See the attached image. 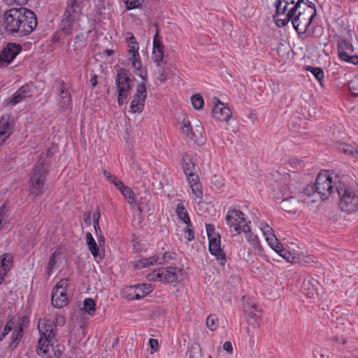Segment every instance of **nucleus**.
Segmentation results:
<instances>
[{
    "label": "nucleus",
    "mask_w": 358,
    "mask_h": 358,
    "mask_svg": "<svg viewBox=\"0 0 358 358\" xmlns=\"http://www.w3.org/2000/svg\"><path fill=\"white\" fill-rule=\"evenodd\" d=\"M296 169L292 171V175L286 173L280 180L279 190L284 197L281 201V208L290 213H296L300 211L304 204L299 199L292 194H295L300 190V185L296 179V171H301L303 164L299 161L294 162Z\"/></svg>",
    "instance_id": "obj_1"
},
{
    "label": "nucleus",
    "mask_w": 358,
    "mask_h": 358,
    "mask_svg": "<svg viewBox=\"0 0 358 358\" xmlns=\"http://www.w3.org/2000/svg\"><path fill=\"white\" fill-rule=\"evenodd\" d=\"M316 15V8L315 4L304 8L301 6L293 15L289 14V10L285 13V15L273 16L275 24L278 27H282L288 24L291 20L293 27L299 34H304L313 18Z\"/></svg>",
    "instance_id": "obj_2"
},
{
    "label": "nucleus",
    "mask_w": 358,
    "mask_h": 358,
    "mask_svg": "<svg viewBox=\"0 0 358 358\" xmlns=\"http://www.w3.org/2000/svg\"><path fill=\"white\" fill-rule=\"evenodd\" d=\"M38 329L41 335L37 345L38 354L41 356H49L50 351L53 350L55 341L56 324L53 320L45 317L39 320Z\"/></svg>",
    "instance_id": "obj_3"
},
{
    "label": "nucleus",
    "mask_w": 358,
    "mask_h": 358,
    "mask_svg": "<svg viewBox=\"0 0 358 358\" xmlns=\"http://www.w3.org/2000/svg\"><path fill=\"white\" fill-rule=\"evenodd\" d=\"M336 182L327 172L320 173L315 184H310L304 189V194L307 196L318 195L322 200L327 199L332 194L336 193Z\"/></svg>",
    "instance_id": "obj_4"
},
{
    "label": "nucleus",
    "mask_w": 358,
    "mask_h": 358,
    "mask_svg": "<svg viewBox=\"0 0 358 358\" xmlns=\"http://www.w3.org/2000/svg\"><path fill=\"white\" fill-rule=\"evenodd\" d=\"M336 194L339 196V207L348 213L358 211V190L343 182L336 184Z\"/></svg>",
    "instance_id": "obj_5"
},
{
    "label": "nucleus",
    "mask_w": 358,
    "mask_h": 358,
    "mask_svg": "<svg viewBox=\"0 0 358 358\" xmlns=\"http://www.w3.org/2000/svg\"><path fill=\"white\" fill-rule=\"evenodd\" d=\"M47 162L43 156H41L34 166L32 174L29 179V193L35 196L44 193L45 190V176L47 173Z\"/></svg>",
    "instance_id": "obj_6"
},
{
    "label": "nucleus",
    "mask_w": 358,
    "mask_h": 358,
    "mask_svg": "<svg viewBox=\"0 0 358 358\" xmlns=\"http://www.w3.org/2000/svg\"><path fill=\"white\" fill-rule=\"evenodd\" d=\"M225 221L229 228L231 233L240 234L241 232L247 233L250 231V227L244 214L239 210L229 209L225 217Z\"/></svg>",
    "instance_id": "obj_7"
},
{
    "label": "nucleus",
    "mask_w": 358,
    "mask_h": 358,
    "mask_svg": "<svg viewBox=\"0 0 358 358\" xmlns=\"http://www.w3.org/2000/svg\"><path fill=\"white\" fill-rule=\"evenodd\" d=\"M131 80L129 78L127 71L125 69H120L117 75L115 80L117 91L118 93L117 102L120 106L123 105L132 87L131 85Z\"/></svg>",
    "instance_id": "obj_8"
},
{
    "label": "nucleus",
    "mask_w": 358,
    "mask_h": 358,
    "mask_svg": "<svg viewBox=\"0 0 358 358\" xmlns=\"http://www.w3.org/2000/svg\"><path fill=\"white\" fill-rule=\"evenodd\" d=\"M182 133L188 141L194 144L202 145L204 143L203 138V129L199 121H196L194 127L192 128L189 120H183L181 127Z\"/></svg>",
    "instance_id": "obj_9"
},
{
    "label": "nucleus",
    "mask_w": 358,
    "mask_h": 358,
    "mask_svg": "<svg viewBox=\"0 0 358 358\" xmlns=\"http://www.w3.org/2000/svg\"><path fill=\"white\" fill-rule=\"evenodd\" d=\"M69 285L67 278L59 280L53 287L52 292V303L55 307L61 308L68 303L66 290Z\"/></svg>",
    "instance_id": "obj_10"
},
{
    "label": "nucleus",
    "mask_w": 358,
    "mask_h": 358,
    "mask_svg": "<svg viewBox=\"0 0 358 358\" xmlns=\"http://www.w3.org/2000/svg\"><path fill=\"white\" fill-rule=\"evenodd\" d=\"M13 331L11 336V342L10 348L14 350L17 346L23 336V327L22 324H15L14 322H8L3 327H0V341H2L5 336Z\"/></svg>",
    "instance_id": "obj_11"
},
{
    "label": "nucleus",
    "mask_w": 358,
    "mask_h": 358,
    "mask_svg": "<svg viewBox=\"0 0 358 358\" xmlns=\"http://www.w3.org/2000/svg\"><path fill=\"white\" fill-rule=\"evenodd\" d=\"M19 32L22 35L31 33L37 25V18L35 13L26 8H22Z\"/></svg>",
    "instance_id": "obj_12"
},
{
    "label": "nucleus",
    "mask_w": 358,
    "mask_h": 358,
    "mask_svg": "<svg viewBox=\"0 0 358 358\" xmlns=\"http://www.w3.org/2000/svg\"><path fill=\"white\" fill-rule=\"evenodd\" d=\"M146 97L147 90L145 83L138 84L136 94L130 103V111L133 113L142 112L145 106Z\"/></svg>",
    "instance_id": "obj_13"
},
{
    "label": "nucleus",
    "mask_w": 358,
    "mask_h": 358,
    "mask_svg": "<svg viewBox=\"0 0 358 358\" xmlns=\"http://www.w3.org/2000/svg\"><path fill=\"white\" fill-rule=\"evenodd\" d=\"M22 13V8L17 9L13 8L6 13L4 24L6 29L9 32H19L20 24V17Z\"/></svg>",
    "instance_id": "obj_14"
},
{
    "label": "nucleus",
    "mask_w": 358,
    "mask_h": 358,
    "mask_svg": "<svg viewBox=\"0 0 358 358\" xmlns=\"http://www.w3.org/2000/svg\"><path fill=\"white\" fill-rule=\"evenodd\" d=\"M304 0H276L275 2V15L274 16L285 15V13L289 10L292 15L297 9L300 8L301 3Z\"/></svg>",
    "instance_id": "obj_15"
},
{
    "label": "nucleus",
    "mask_w": 358,
    "mask_h": 358,
    "mask_svg": "<svg viewBox=\"0 0 358 358\" xmlns=\"http://www.w3.org/2000/svg\"><path fill=\"white\" fill-rule=\"evenodd\" d=\"M353 50V46L348 41L343 38L338 40V51L341 59L353 64H358V56L349 55V52H352Z\"/></svg>",
    "instance_id": "obj_16"
},
{
    "label": "nucleus",
    "mask_w": 358,
    "mask_h": 358,
    "mask_svg": "<svg viewBox=\"0 0 358 358\" xmlns=\"http://www.w3.org/2000/svg\"><path fill=\"white\" fill-rule=\"evenodd\" d=\"M214 107L213 108V117L222 122H228L231 117L232 113L229 107L224 106L218 99L214 98Z\"/></svg>",
    "instance_id": "obj_17"
},
{
    "label": "nucleus",
    "mask_w": 358,
    "mask_h": 358,
    "mask_svg": "<svg viewBox=\"0 0 358 358\" xmlns=\"http://www.w3.org/2000/svg\"><path fill=\"white\" fill-rule=\"evenodd\" d=\"M15 122L10 116L6 115L0 118V145L10 137L13 133Z\"/></svg>",
    "instance_id": "obj_18"
},
{
    "label": "nucleus",
    "mask_w": 358,
    "mask_h": 358,
    "mask_svg": "<svg viewBox=\"0 0 358 358\" xmlns=\"http://www.w3.org/2000/svg\"><path fill=\"white\" fill-rule=\"evenodd\" d=\"M162 282H176L182 280L181 270L176 266L161 268Z\"/></svg>",
    "instance_id": "obj_19"
},
{
    "label": "nucleus",
    "mask_w": 358,
    "mask_h": 358,
    "mask_svg": "<svg viewBox=\"0 0 358 358\" xmlns=\"http://www.w3.org/2000/svg\"><path fill=\"white\" fill-rule=\"evenodd\" d=\"M82 4V0H69L63 17L79 20L83 8Z\"/></svg>",
    "instance_id": "obj_20"
},
{
    "label": "nucleus",
    "mask_w": 358,
    "mask_h": 358,
    "mask_svg": "<svg viewBox=\"0 0 358 358\" xmlns=\"http://www.w3.org/2000/svg\"><path fill=\"white\" fill-rule=\"evenodd\" d=\"M208 249L210 252L216 257L221 265H224L226 256L220 248V236L219 238L209 239Z\"/></svg>",
    "instance_id": "obj_21"
},
{
    "label": "nucleus",
    "mask_w": 358,
    "mask_h": 358,
    "mask_svg": "<svg viewBox=\"0 0 358 358\" xmlns=\"http://www.w3.org/2000/svg\"><path fill=\"white\" fill-rule=\"evenodd\" d=\"M12 48L9 45L4 48L0 55V67L7 66L17 56L20 50L18 45L12 44Z\"/></svg>",
    "instance_id": "obj_22"
},
{
    "label": "nucleus",
    "mask_w": 358,
    "mask_h": 358,
    "mask_svg": "<svg viewBox=\"0 0 358 358\" xmlns=\"http://www.w3.org/2000/svg\"><path fill=\"white\" fill-rule=\"evenodd\" d=\"M164 50V45L159 39V31L157 30L153 39L152 54L154 60L157 63V66H160L163 63Z\"/></svg>",
    "instance_id": "obj_23"
},
{
    "label": "nucleus",
    "mask_w": 358,
    "mask_h": 358,
    "mask_svg": "<svg viewBox=\"0 0 358 358\" xmlns=\"http://www.w3.org/2000/svg\"><path fill=\"white\" fill-rule=\"evenodd\" d=\"M79 20H74L68 17H64L62 21V31L66 35H71L73 33L78 32L80 24Z\"/></svg>",
    "instance_id": "obj_24"
},
{
    "label": "nucleus",
    "mask_w": 358,
    "mask_h": 358,
    "mask_svg": "<svg viewBox=\"0 0 358 358\" xmlns=\"http://www.w3.org/2000/svg\"><path fill=\"white\" fill-rule=\"evenodd\" d=\"M0 284L3 282L4 277L12 266L13 256L8 253H4L0 257Z\"/></svg>",
    "instance_id": "obj_25"
},
{
    "label": "nucleus",
    "mask_w": 358,
    "mask_h": 358,
    "mask_svg": "<svg viewBox=\"0 0 358 358\" xmlns=\"http://www.w3.org/2000/svg\"><path fill=\"white\" fill-rule=\"evenodd\" d=\"M183 171L188 179L192 178V176H197L195 173V163L193 157L189 154L185 153L182 155Z\"/></svg>",
    "instance_id": "obj_26"
},
{
    "label": "nucleus",
    "mask_w": 358,
    "mask_h": 358,
    "mask_svg": "<svg viewBox=\"0 0 358 358\" xmlns=\"http://www.w3.org/2000/svg\"><path fill=\"white\" fill-rule=\"evenodd\" d=\"M58 104L61 110H66L71 108V99L69 92L64 87V83H62L61 90L58 99Z\"/></svg>",
    "instance_id": "obj_27"
},
{
    "label": "nucleus",
    "mask_w": 358,
    "mask_h": 358,
    "mask_svg": "<svg viewBox=\"0 0 358 358\" xmlns=\"http://www.w3.org/2000/svg\"><path fill=\"white\" fill-rule=\"evenodd\" d=\"M29 92H30L27 86H22L7 99V102L8 104L14 106L28 96L29 95Z\"/></svg>",
    "instance_id": "obj_28"
},
{
    "label": "nucleus",
    "mask_w": 358,
    "mask_h": 358,
    "mask_svg": "<svg viewBox=\"0 0 358 358\" xmlns=\"http://www.w3.org/2000/svg\"><path fill=\"white\" fill-rule=\"evenodd\" d=\"M86 242L88 246V249L91 252L94 257H99L100 259H102L103 257V255L99 250V246H98L96 242L94 239L90 232L86 233Z\"/></svg>",
    "instance_id": "obj_29"
},
{
    "label": "nucleus",
    "mask_w": 358,
    "mask_h": 358,
    "mask_svg": "<svg viewBox=\"0 0 358 358\" xmlns=\"http://www.w3.org/2000/svg\"><path fill=\"white\" fill-rule=\"evenodd\" d=\"M139 55L138 53L132 54L130 57L129 59L131 62L133 67L138 71L137 75L140 76L143 80H145L147 78V71L141 69V62L139 61Z\"/></svg>",
    "instance_id": "obj_30"
},
{
    "label": "nucleus",
    "mask_w": 358,
    "mask_h": 358,
    "mask_svg": "<svg viewBox=\"0 0 358 358\" xmlns=\"http://www.w3.org/2000/svg\"><path fill=\"white\" fill-rule=\"evenodd\" d=\"M190 184L192 193L198 198H201L203 192L201 184L198 182V176H192V178L188 179Z\"/></svg>",
    "instance_id": "obj_31"
},
{
    "label": "nucleus",
    "mask_w": 358,
    "mask_h": 358,
    "mask_svg": "<svg viewBox=\"0 0 358 358\" xmlns=\"http://www.w3.org/2000/svg\"><path fill=\"white\" fill-rule=\"evenodd\" d=\"M119 190L121 192V193L123 194L124 198L127 199L130 205H136V199L134 196V193L131 190V189L126 185L124 184L121 187Z\"/></svg>",
    "instance_id": "obj_32"
},
{
    "label": "nucleus",
    "mask_w": 358,
    "mask_h": 358,
    "mask_svg": "<svg viewBox=\"0 0 358 358\" xmlns=\"http://www.w3.org/2000/svg\"><path fill=\"white\" fill-rule=\"evenodd\" d=\"M176 215L179 220L183 221L184 223L188 224L190 222V219L187 211L185 209L182 203H179L176 207Z\"/></svg>",
    "instance_id": "obj_33"
},
{
    "label": "nucleus",
    "mask_w": 358,
    "mask_h": 358,
    "mask_svg": "<svg viewBox=\"0 0 358 358\" xmlns=\"http://www.w3.org/2000/svg\"><path fill=\"white\" fill-rule=\"evenodd\" d=\"M245 234L247 241L253 247V248L255 250L260 251L262 250V246L260 245V242L259 241L257 236L251 233L250 230L249 232Z\"/></svg>",
    "instance_id": "obj_34"
},
{
    "label": "nucleus",
    "mask_w": 358,
    "mask_h": 358,
    "mask_svg": "<svg viewBox=\"0 0 358 358\" xmlns=\"http://www.w3.org/2000/svg\"><path fill=\"white\" fill-rule=\"evenodd\" d=\"M206 326L211 330L215 331L218 327V318L216 315L210 314L206 319Z\"/></svg>",
    "instance_id": "obj_35"
},
{
    "label": "nucleus",
    "mask_w": 358,
    "mask_h": 358,
    "mask_svg": "<svg viewBox=\"0 0 358 358\" xmlns=\"http://www.w3.org/2000/svg\"><path fill=\"white\" fill-rule=\"evenodd\" d=\"M59 254L60 252L59 251H55L51 255L46 268V272L48 274V275H50L52 273L54 266L57 262V257L59 256Z\"/></svg>",
    "instance_id": "obj_36"
},
{
    "label": "nucleus",
    "mask_w": 358,
    "mask_h": 358,
    "mask_svg": "<svg viewBox=\"0 0 358 358\" xmlns=\"http://www.w3.org/2000/svg\"><path fill=\"white\" fill-rule=\"evenodd\" d=\"M87 36L85 33L80 31L76 36L74 42L76 48L82 49L85 45Z\"/></svg>",
    "instance_id": "obj_37"
},
{
    "label": "nucleus",
    "mask_w": 358,
    "mask_h": 358,
    "mask_svg": "<svg viewBox=\"0 0 358 358\" xmlns=\"http://www.w3.org/2000/svg\"><path fill=\"white\" fill-rule=\"evenodd\" d=\"M338 150L346 155H351L354 157L357 148H353L350 145L340 143L338 145Z\"/></svg>",
    "instance_id": "obj_38"
},
{
    "label": "nucleus",
    "mask_w": 358,
    "mask_h": 358,
    "mask_svg": "<svg viewBox=\"0 0 358 358\" xmlns=\"http://www.w3.org/2000/svg\"><path fill=\"white\" fill-rule=\"evenodd\" d=\"M308 70L315 77L317 81L322 85V80L324 79V72L319 67L308 66Z\"/></svg>",
    "instance_id": "obj_39"
},
{
    "label": "nucleus",
    "mask_w": 358,
    "mask_h": 358,
    "mask_svg": "<svg viewBox=\"0 0 358 358\" xmlns=\"http://www.w3.org/2000/svg\"><path fill=\"white\" fill-rule=\"evenodd\" d=\"M84 308L88 314L93 315L96 310L95 301L90 298L86 299L84 301Z\"/></svg>",
    "instance_id": "obj_40"
},
{
    "label": "nucleus",
    "mask_w": 358,
    "mask_h": 358,
    "mask_svg": "<svg viewBox=\"0 0 358 358\" xmlns=\"http://www.w3.org/2000/svg\"><path fill=\"white\" fill-rule=\"evenodd\" d=\"M137 291L140 292L141 296H145L152 291V286L150 284H139L134 286Z\"/></svg>",
    "instance_id": "obj_41"
},
{
    "label": "nucleus",
    "mask_w": 358,
    "mask_h": 358,
    "mask_svg": "<svg viewBox=\"0 0 358 358\" xmlns=\"http://www.w3.org/2000/svg\"><path fill=\"white\" fill-rule=\"evenodd\" d=\"M191 101L193 107L196 110H199L203 106V99L200 94L193 95L191 97Z\"/></svg>",
    "instance_id": "obj_42"
},
{
    "label": "nucleus",
    "mask_w": 358,
    "mask_h": 358,
    "mask_svg": "<svg viewBox=\"0 0 358 358\" xmlns=\"http://www.w3.org/2000/svg\"><path fill=\"white\" fill-rule=\"evenodd\" d=\"M8 209L5 204L0 207V231L4 227L6 224Z\"/></svg>",
    "instance_id": "obj_43"
},
{
    "label": "nucleus",
    "mask_w": 358,
    "mask_h": 358,
    "mask_svg": "<svg viewBox=\"0 0 358 358\" xmlns=\"http://www.w3.org/2000/svg\"><path fill=\"white\" fill-rule=\"evenodd\" d=\"M103 173L104 176L110 180V182L113 183L118 189L124 185L121 180H118L115 176L111 175L109 172L104 171Z\"/></svg>",
    "instance_id": "obj_44"
},
{
    "label": "nucleus",
    "mask_w": 358,
    "mask_h": 358,
    "mask_svg": "<svg viewBox=\"0 0 358 358\" xmlns=\"http://www.w3.org/2000/svg\"><path fill=\"white\" fill-rule=\"evenodd\" d=\"M146 278L148 281L159 280V281L162 282L161 268L157 270H155L152 272L148 273L146 275Z\"/></svg>",
    "instance_id": "obj_45"
},
{
    "label": "nucleus",
    "mask_w": 358,
    "mask_h": 358,
    "mask_svg": "<svg viewBox=\"0 0 358 358\" xmlns=\"http://www.w3.org/2000/svg\"><path fill=\"white\" fill-rule=\"evenodd\" d=\"M206 232L208 235V240L214 238H219L220 234L215 232V229L214 225L211 224H207L206 225Z\"/></svg>",
    "instance_id": "obj_46"
},
{
    "label": "nucleus",
    "mask_w": 358,
    "mask_h": 358,
    "mask_svg": "<svg viewBox=\"0 0 358 358\" xmlns=\"http://www.w3.org/2000/svg\"><path fill=\"white\" fill-rule=\"evenodd\" d=\"M244 311L250 317L255 316V312L258 311V308L255 304H250L249 303L244 305Z\"/></svg>",
    "instance_id": "obj_47"
},
{
    "label": "nucleus",
    "mask_w": 358,
    "mask_h": 358,
    "mask_svg": "<svg viewBox=\"0 0 358 358\" xmlns=\"http://www.w3.org/2000/svg\"><path fill=\"white\" fill-rule=\"evenodd\" d=\"M127 9H133L141 6L143 0H124Z\"/></svg>",
    "instance_id": "obj_48"
},
{
    "label": "nucleus",
    "mask_w": 358,
    "mask_h": 358,
    "mask_svg": "<svg viewBox=\"0 0 358 358\" xmlns=\"http://www.w3.org/2000/svg\"><path fill=\"white\" fill-rule=\"evenodd\" d=\"M260 229L266 238L273 234L272 228L266 223H262Z\"/></svg>",
    "instance_id": "obj_49"
},
{
    "label": "nucleus",
    "mask_w": 358,
    "mask_h": 358,
    "mask_svg": "<svg viewBox=\"0 0 358 358\" xmlns=\"http://www.w3.org/2000/svg\"><path fill=\"white\" fill-rule=\"evenodd\" d=\"M99 217H100L99 213H97L96 214L94 213L93 215L94 228L95 233H96V236L99 235V234L102 233L100 226H99Z\"/></svg>",
    "instance_id": "obj_50"
},
{
    "label": "nucleus",
    "mask_w": 358,
    "mask_h": 358,
    "mask_svg": "<svg viewBox=\"0 0 358 358\" xmlns=\"http://www.w3.org/2000/svg\"><path fill=\"white\" fill-rule=\"evenodd\" d=\"M148 196H145L144 197H141L138 203L142 206H144L145 208H147L148 211L151 210V203H150V199Z\"/></svg>",
    "instance_id": "obj_51"
},
{
    "label": "nucleus",
    "mask_w": 358,
    "mask_h": 358,
    "mask_svg": "<svg viewBox=\"0 0 358 358\" xmlns=\"http://www.w3.org/2000/svg\"><path fill=\"white\" fill-rule=\"evenodd\" d=\"M154 262H152V258H143L139 260L138 264L136 266L138 268H144L146 266H149L153 265Z\"/></svg>",
    "instance_id": "obj_52"
},
{
    "label": "nucleus",
    "mask_w": 358,
    "mask_h": 358,
    "mask_svg": "<svg viewBox=\"0 0 358 358\" xmlns=\"http://www.w3.org/2000/svg\"><path fill=\"white\" fill-rule=\"evenodd\" d=\"M159 66V69L157 70V72L159 73V80L161 82H164L167 78L168 72L165 69H164L162 66V64H160V66Z\"/></svg>",
    "instance_id": "obj_53"
},
{
    "label": "nucleus",
    "mask_w": 358,
    "mask_h": 358,
    "mask_svg": "<svg viewBox=\"0 0 358 358\" xmlns=\"http://www.w3.org/2000/svg\"><path fill=\"white\" fill-rule=\"evenodd\" d=\"M152 258L154 264H161L166 260V253H164L162 256L155 255L152 257Z\"/></svg>",
    "instance_id": "obj_54"
},
{
    "label": "nucleus",
    "mask_w": 358,
    "mask_h": 358,
    "mask_svg": "<svg viewBox=\"0 0 358 358\" xmlns=\"http://www.w3.org/2000/svg\"><path fill=\"white\" fill-rule=\"evenodd\" d=\"M266 240L271 248L274 247V245H276L278 243H280L274 234L267 237Z\"/></svg>",
    "instance_id": "obj_55"
},
{
    "label": "nucleus",
    "mask_w": 358,
    "mask_h": 358,
    "mask_svg": "<svg viewBox=\"0 0 358 358\" xmlns=\"http://www.w3.org/2000/svg\"><path fill=\"white\" fill-rule=\"evenodd\" d=\"M53 321L55 322V324L56 323L60 327L64 326L66 322L64 317L59 314L55 315V320Z\"/></svg>",
    "instance_id": "obj_56"
},
{
    "label": "nucleus",
    "mask_w": 358,
    "mask_h": 358,
    "mask_svg": "<svg viewBox=\"0 0 358 358\" xmlns=\"http://www.w3.org/2000/svg\"><path fill=\"white\" fill-rule=\"evenodd\" d=\"M143 297V296H141V294L140 293V292L137 291L136 288H135L134 294L131 293L129 294L127 296V299L129 300H138Z\"/></svg>",
    "instance_id": "obj_57"
},
{
    "label": "nucleus",
    "mask_w": 358,
    "mask_h": 358,
    "mask_svg": "<svg viewBox=\"0 0 358 358\" xmlns=\"http://www.w3.org/2000/svg\"><path fill=\"white\" fill-rule=\"evenodd\" d=\"M189 358H204L200 350H191L189 352Z\"/></svg>",
    "instance_id": "obj_58"
},
{
    "label": "nucleus",
    "mask_w": 358,
    "mask_h": 358,
    "mask_svg": "<svg viewBox=\"0 0 358 358\" xmlns=\"http://www.w3.org/2000/svg\"><path fill=\"white\" fill-rule=\"evenodd\" d=\"M138 46L136 42H132V45L131 44L129 45V52L132 54H136L138 53Z\"/></svg>",
    "instance_id": "obj_59"
},
{
    "label": "nucleus",
    "mask_w": 358,
    "mask_h": 358,
    "mask_svg": "<svg viewBox=\"0 0 358 358\" xmlns=\"http://www.w3.org/2000/svg\"><path fill=\"white\" fill-rule=\"evenodd\" d=\"M223 349L227 351L229 354H231L233 352V347L230 341H225L223 344Z\"/></svg>",
    "instance_id": "obj_60"
},
{
    "label": "nucleus",
    "mask_w": 358,
    "mask_h": 358,
    "mask_svg": "<svg viewBox=\"0 0 358 358\" xmlns=\"http://www.w3.org/2000/svg\"><path fill=\"white\" fill-rule=\"evenodd\" d=\"M280 257H282V258L287 259L288 262H289V258L292 257V255L289 252H288L287 250H285V248L281 250V252H280L278 254Z\"/></svg>",
    "instance_id": "obj_61"
},
{
    "label": "nucleus",
    "mask_w": 358,
    "mask_h": 358,
    "mask_svg": "<svg viewBox=\"0 0 358 358\" xmlns=\"http://www.w3.org/2000/svg\"><path fill=\"white\" fill-rule=\"evenodd\" d=\"M149 345L152 350L156 351L158 347V341L157 339L150 338L149 340Z\"/></svg>",
    "instance_id": "obj_62"
},
{
    "label": "nucleus",
    "mask_w": 358,
    "mask_h": 358,
    "mask_svg": "<svg viewBox=\"0 0 358 358\" xmlns=\"http://www.w3.org/2000/svg\"><path fill=\"white\" fill-rule=\"evenodd\" d=\"M97 236L98 246H99V249L104 246L105 244V238L101 234H99Z\"/></svg>",
    "instance_id": "obj_63"
},
{
    "label": "nucleus",
    "mask_w": 358,
    "mask_h": 358,
    "mask_svg": "<svg viewBox=\"0 0 358 358\" xmlns=\"http://www.w3.org/2000/svg\"><path fill=\"white\" fill-rule=\"evenodd\" d=\"M275 252L279 254L281 252V250L284 249L282 245L280 243H278L276 245H274V247L272 248Z\"/></svg>",
    "instance_id": "obj_64"
}]
</instances>
